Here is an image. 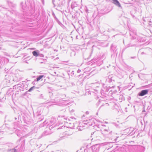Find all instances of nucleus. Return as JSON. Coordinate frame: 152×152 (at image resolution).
<instances>
[{
  "label": "nucleus",
  "instance_id": "obj_48",
  "mask_svg": "<svg viewBox=\"0 0 152 152\" xmlns=\"http://www.w3.org/2000/svg\"><path fill=\"white\" fill-rule=\"evenodd\" d=\"M40 115H41L40 114H39V113H38L37 114V117L38 118H39V116H40Z\"/></svg>",
  "mask_w": 152,
  "mask_h": 152
},
{
  "label": "nucleus",
  "instance_id": "obj_42",
  "mask_svg": "<svg viewBox=\"0 0 152 152\" xmlns=\"http://www.w3.org/2000/svg\"><path fill=\"white\" fill-rule=\"evenodd\" d=\"M65 135H67L68 136H70L72 134V133H71L69 134L68 133H66L64 134Z\"/></svg>",
  "mask_w": 152,
  "mask_h": 152
},
{
  "label": "nucleus",
  "instance_id": "obj_49",
  "mask_svg": "<svg viewBox=\"0 0 152 152\" xmlns=\"http://www.w3.org/2000/svg\"><path fill=\"white\" fill-rule=\"evenodd\" d=\"M81 72V70L80 69H78L77 71V72L78 73H79L80 72Z\"/></svg>",
  "mask_w": 152,
  "mask_h": 152
},
{
  "label": "nucleus",
  "instance_id": "obj_20",
  "mask_svg": "<svg viewBox=\"0 0 152 152\" xmlns=\"http://www.w3.org/2000/svg\"><path fill=\"white\" fill-rule=\"evenodd\" d=\"M113 3L119 7H121V5L119 2L117 0H112Z\"/></svg>",
  "mask_w": 152,
  "mask_h": 152
},
{
  "label": "nucleus",
  "instance_id": "obj_64",
  "mask_svg": "<svg viewBox=\"0 0 152 152\" xmlns=\"http://www.w3.org/2000/svg\"><path fill=\"white\" fill-rule=\"evenodd\" d=\"M1 47H0V50H1Z\"/></svg>",
  "mask_w": 152,
  "mask_h": 152
},
{
  "label": "nucleus",
  "instance_id": "obj_34",
  "mask_svg": "<svg viewBox=\"0 0 152 152\" xmlns=\"http://www.w3.org/2000/svg\"><path fill=\"white\" fill-rule=\"evenodd\" d=\"M11 152H17V150L15 149H12L10 150Z\"/></svg>",
  "mask_w": 152,
  "mask_h": 152
},
{
  "label": "nucleus",
  "instance_id": "obj_61",
  "mask_svg": "<svg viewBox=\"0 0 152 152\" xmlns=\"http://www.w3.org/2000/svg\"><path fill=\"white\" fill-rule=\"evenodd\" d=\"M83 117H85L84 115H83V116L82 117V118H83Z\"/></svg>",
  "mask_w": 152,
  "mask_h": 152
},
{
  "label": "nucleus",
  "instance_id": "obj_29",
  "mask_svg": "<svg viewBox=\"0 0 152 152\" xmlns=\"http://www.w3.org/2000/svg\"><path fill=\"white\" fill-rule=\"evenodd\" d=\"M39 98V99H44V95L43 94H41L39 95L38 97Z\"/></svg>",
  "mask_w": 152,
  "mask_h": 152
},
{
  "label": "nucleus",
  "instance_id": "obj_21",
  "mask_svg": "<svg viewBox=\"0 0 152 152\" xmlns=\"http://www.w3.org/2000/svg\"><path fill=\"white\" fill-rule=\"evenodd\" d=\"M44 76L43 75H39V76H37V77L36 78V79L35 80H36L37 81H38L39 80H40V79H41Z\"/></svg>",
  "mask_w": 152,
  "mask_h": 152
},
{
  "label": "nucleus",
  "instance_id": "obj_54",
  "mask_svg": "<svg viewBox=\"0 0 152 152\" xmlns=\"http://www.w3.org/2000/svg\"><path fill=\"white\" fill-rule=\"evenodd\" d=\"M72 86H75V84L73 83H72Z\"/></svg>",
  "mask_w": 152,
  "mask_h": 152
},
{
  "label": "nucleus",
  "instance_id": "obj_27",
  "mask_svg": "<svg viewBox=\"0 0 152 152\" xmlns=\"http://www.w3.org/2000/svg\"><path fill=\"white\" fill-rule=\"evenodd\" d=\"M107 54V53L105 52L104 53L101 57L102 59H105Z\"/></svg>",
  "mask_w": 152,
  "mask_h": 152
},
{
  "label": "nucleus",
  "instance_id": "obj_47",
  "mask_svg": "<svg viewBox=\"0 0 152 152\" xmlns=\"http://www.w3.org/2000/svg\"><path fill=\"white\" fill-rule=\"evenodd\" d=\"M28 92V91H26V92H25L24 94H23V96H26V94H27Z\"/></svg>",
  "mask_w": 152,
  "mask_h": 152
},
{
  "label": "nucleus",
  "instance_id": "obj_6",
  "mask_svg": "<svg viewBox=\"0 0 152 152\" xmlns=\"http://www.w3.org/2000/svg\"><path fill=\"white\" fill-rule=\"evenodd\" d=\"M100 148V145L99 144H96L93 145L92 147L93 152H99Z\"/></svg>",
  "mask_w": 152,
  "mask_h": 152
},
{
  "label": "nucleus",
  "instance_id": "obj_16",
  "mask_svg": "<svg viewBox=\"0 0 152 152\" xmlns=\"http://www.w3.org/2000/svg\"><path fill=\"white\" fill-rule=\"evenodd\" d=\"M118 97L117 99V100L118 101L121 102H122L123 99L124 100V98L123 96V95H118Z\"/></svg>",
  "mask_w": 152,
  "mask_h": 152
},
{
  "label": "nucleus",
  "instance_id": "obj_24",
  "mask_svg": "<svg viewBox=\"0 0 152 152\" xmlns=\"http://www.w3.org/2000/svg\"><path fill=\"white\" fill-rule=\"evenodd\" d=\"M139 53L141 54V55L146 54V53L143 51V49H140L139 51Z\"/></svg>",
  "mask_w": 152,
  "mask_h": 152
},
{
  "label": "nucleus",
  "instance_id": "obj_13",
  "mask_svg": "<svg viewBox=\"0 0 152 152\" xmlns=\"http://www.w3.org/2000/svg\"><path fill=\"white\" fill-rule=\"evenodd\" d=\"M91 120L88 119V120H84L83 121V124H86V125H89L90 126H91L93 125V124L91 122Z\"/></svg>",
  "mask_w": 152,
  "mask_h": 152
},
{
  "label": "nucleus",
  "instance_id": "obj_28",
  "mask_svg": "<svg viewBox=\"0 0 152 152\" xmlns=\"http://www.w3.org/2000/svg\"><path fill=\"white\" fill-rule=\"evenodd\" d=\"M36 88L34 86H33L32 87H31L28 91L31 92L32 90H33L35 88Z\"/></svg>",
  "mask_w": 152,
  "mask_h": 152
},
{
  "label": "nucleus",
  "instance_id": "obj_22",
  "mask_svg": "<svg viewBox=\"0 0 152 152\" xmlns=\"http://www.w3.org/2000/svg\"><path fill=\"white\" fill-rule=\"evenodd\" d=\"M16 133L17 136L19 137H22L23 135H21V131L18 130L17 132Z\"/></svg>",
  "mask_w": 152,
  "mask_h": 152
},
{
  "label": "nucleus",
  "instance_id": "obj_33",
  "mask_svg": "<svg viewBox=\"0 0 152 152\" xmlns=\"http://www.w3.org/2000/svg\"><path fill=\"white\" fill-rule=\"evenodd\" d=\"M135 46V44H129L128 45V47H133L134 46Z\"/></svg>",
  "mask_w": 152,
  "mask_h": 152
},
{
  "label": "nucleus",
  "instance_id": "obj_38",
  "mask_svg": "<svg viewBox=\"0 0 152 152\" xmlns=\"http://www.w3.org/2000/svg\"><path fill=\"white\" fill-rule=\"evenodd\" d=\"M102 101H103L101 100H99L98 102H97V103H96V105H97V106H98L99 105V104H100V103Z\"/></svg>",
  "mask_w": 152,
  "mask_h": 152
},
{
  "label": "nucleus",
  "instance_id": "obj_52",
  "mask_svg": "<svg viewBox=\"0 0 152 152\" xmlns=\"http://www.w3.org/2000/svg\"><path fill=\"white\" fill-rule=\"evenodd\" d=\"M127 99L128 100H130L131 99V97L130 96L128 97Z\"/></svg>",
  "mask_w": 152,
  "mask_h": 152
},
{
  "label": "nucleus",
  "instance_id": "obj_12",
  "mask_svg": "<svg viewBox=\"0 0 152 152\" xmlns=\"http://www.w3.org/2000/svg\"><path fill=\"white\" fill-rule=\"evenodd\" d=\"M117 93V91L116 90H114L113 91L112 90H110L108 93V96H114Z\"/></svg>",
  "mask_w": 152,
  "mask_h": 152
},
{
  "label": "nucleus",
  "instance_id": "obj_3",
  "mask_svg": "<svg viewBox=\"0 0 152 152\" xmlns=\"http://www.w3.org/2000/svg\"><path fill=\"white\" fill-rule=\"evenodd\" d=\"M8 61L7 59L0 56V68H2L6 64V62H7Z\"/></svg>",
  "mask_w": 152,
  "mask_h": 152
},
{
  "label": "nucleus",
  "instance_id": "obj_55",
  "mask_svg": "<svg viewBox=\"0 0 152 152\" xmlns=\"http://www.w3.org/2000/svg\"><path fill=\"white\" fill-rule=\"evenodd\" d=\"M86 113L87 114H88L89 113V112H88V111H87Z\"/></svg>",
  "mask_w": 152,
  "mask_h": 152
},
{
  "label": "nucleus",
  "instance_id": "obj_37",
  "mask_svg": "<svg viewBox=\"0 0 152 152\" xmlns=\"http://www.w3.org/2000/svg\"><path fill=\"white\" fill-rule=\"evenodd\" d=\"M17 85H16L15 86H13V88H12L13 89H13H18V87H17Z\"/></svg>",
  "mask_w": 152,
  "mask_h": 152
},
{
  "label": "nucleus",
  "instance_id": "obj_23",
  "mask_svg": "<svg viewBox=\"0 0 152 152\" xmlns=\"http://www.w3.org/2000/svg\"><path fill=\"white\" fill-rule=\"evenodd\" d=\"M50 134L47 131H44L43 133L42 134V136H44Z\"/></svg>",
  "mask_w": 152,
  "mask_h": 152
},
{
  "label": "nucleus",
  "instance_id": "obj_63",
  "mask_svg": "<svg viewBox=\"0 0 152 152\" xmlns=\"http://www.w3.org/2000/svg\"><path fill=\"white\" fill-rule=\"evenodd\" d=\"M42 120V119H41V120H39V121H41V120Z\"/></svg>",
  "mask_w": 152,
  "mask_h": 152
},
{
  "label": "nucleus",
  "instance_id": "obj_40",
  "mask_svg": "<svg viewBox=\"0 0 152 152\" xmlns=\"http://www.w3.org/2000/svg\"><path fill=\"white\" fill-rule=\"evenodd\" d=\"M71 75L72 76H75L74 75V71H72V72L71 73Z\"/></svg>",
  "mask_w": 152,
  "mask_h": 152
},
{
  "label": "nucleus",
  "instance_id": "obj_14",
  "mask_svg": "<svg viewBox=\"0 0 152 152\" xmlns=\"http://www.w3.org/2000/svg\"><path fill=\"white\" fill-rule=\"evenodd\" d=\"M138 13V12L137 11V10H132V11H130L131 15L133 18H134L136 16Z\"/></svg>",
  "mask_w": 152,
  "mask_h": 152
},
{
  "label": "nucleus",
  "instance_id": "obj_58",
  "mask_svg": "<svg viewBox=\"0 0 152 152\" xmlns=\"http://www.w3.org/2000/svg\"><path fill=\"white\" fill-rule=\"evenodd\" d=\"M20 91H20V90H18L17 91V92H19Z\"/></svg>",
  "mask_w": 152,
  "mask_h": 152
},
{
  "label": "nucleus",
  "instance_id": "obj_56",
  "mask_svg": "<svg viewBox=\"0 0 152 152\" xmlns=\"http://www.w3.org/2000/svg\"><path fill=\"white\" fill-rule=\"evenodd\" d=\"M60 152H67L66 151H60Z\"/></svg>",
  "mask_w": 152,
  "mask_h": 152
},
{
  "label": "nucleus",
  "instance_id": "obj_18",
  "mask_svg": "<svg viewBox=\"0 0 152 152\" xmlns=\"http://www.w3.org/2000/svg\"><path fill=\"white\" fill-rule=\"evenodd\" d=\"M105 94H106L108 96V93L110 91V90H111V88H110V86L107 87L105 89Z\"/></svg>",
  "mask_w": 152,
  "mask_h": 152
},
{
  "label": "nucleus",
  "instance_id": "obj_35",
  "mask_svg": "<svg viewBox=\"0 0 152 152\" xmlns=\"http://www.w3.org/2000/svg\"><path fill=\"white\" fill-rule=\"evenodd\" d=\"M147 18H143V20L145 22H147L148 21V19Z\"/></svg>",
  "mask_w": 152,
  "mask_h": 152
},
{
  "label": "nucleus",
  "instance_id": "obj_7",
  "mask_svg": "<svg viewBox=\"0 0 152 152\" xmlns=\"http://www.w3.org/2000/svg\"><path fill=\"white\" fill-rule=\"evenodd\" d=\"M148 89L143 90L139 92L138 93V95L140 96H143L147 94L148 93Z\"/></svg>",
  "mask_w": 152,
  "mask_h": 152
},
{
  "label": "nucleus",
  "instance_id": "obj_30",
  "mask_svg": "<svg viewBox=\"0 0 152 152\" xmlns=\"http://www.w3.org/2000/svg\"><path fill=\"white\" fill-rule=\"evenodd\" d=\"M78 130L79 131H81L83 130V126H80L78 127Z\"/></svg>",
  "mask_w": 152,
  "mask_h": 152
},
{
  "label": "nucleus",
  "instance_id": "obj_17",
  "mask_svg": "<svg viewBox=\"0 0 152 152\" xmlns=\"http://www.w3.org/2000/svg\"><path fill=\"white\" fill-rule=\"evenodd\" d=\"M13 89L12 88H10L7 91V92L6 94V95H10L12 94L13 95Z\"/></svg>",
  "mask_w": 152,
  "mask_h": 152
},
{
  "label": "nucleus",
  "instance_id": "obj_26",
  "mask_svg": "<svg viewBox=\"0 0 152 152\" xmlns=\"http://www.w3.org/2000/svg\"><path fill=\"white\" fill-rule=\"evenodd\" d=\"M69 124L70 125L68 126L67 128L68 127L69 128H70L71 129H73L74 127V124H72L71 123H69Z\"/></svg>",
  "mask_w": 152,
  "mask_h": 152
},
{
  "label": "nucleus",
  "instance_id": "obj_4",
  "mask_svg": "<svg viewBox=\"0 0 152 152\" xmlns=\"http://www.w3.org/2000/svg\"><path fill=\"white\" fill-rule=\"evenodd\" d=\"M113 110L118 115H120L122 113L121 107L116 104H115L114 105Z\"/></svg>",
  "mask_w": 152,
  "mask_h": 152
},
{
  "label": "nucleus",
  "instance_id": "obj_1",
  "mask_svg": "<svg viewBox=\"0 0 152 152\" xmlns=\"http://www.w3.org/2000/svg\"><path fill=\"white\" fill-rule=\"evenodd\" d=\"M103 128H102L103 132L106 136L107 137H111L112 136V131L109 129L108 127L106 128L105 125H102Z\"/></svg>",
  "mask_w": 152,
  "mask_h": 152
},
{
  "label": "nucleus",
  "instance_id": "obj_57",
  "mask_svg": "<svg viewBox=\"0 0 152 152\" xmlns=\"http://www.w3.org/2000/svg\"><path fill=\"white\" fill-rule=\"evenodd\" d=\"M58 117H59V118H60V117H62V116L61 115V116H59Z\"/></svg>",
  "mask_w": 152,
  "mask_h": 152
},
{
  "label": "nucleus",
  "instance_id": "obj_39",
  "mask_svg": "<svg viewBox=\"0 0 152 152\" xmlns=\"http://www.w3.org/2000/svg\"><path fill=\"white\" fill-rule=\"evenodd\" d=\"M147 22L148 23V24L149 25H151L152 24V22L151 20H149V19H148V21H147Z\"/></svg>",
  "mask_w": 152,
  "mask_h": 152
},
{
  "label": "nucleus",
  "instance_id": "obj_15",
  "mask_svg": "<svg viewBox=\"0 0 152 152\" xmlns=\"http://www.w3.org/2000/svg\"><path fill=\"white\" fill-rule=\"evenodd\" d=\"M61 12L64 14L66 16H68L69 14H71L70 10H63V11H61Z\"/></svg>",
  "mask_w": 152,
  "mask_h": 152
},
{
  "label": "nucleus",
  "instance_id": "obj_8",
  "mask_svg": "<svg viewBox=\"0 0 152 152\" xmlns=\"http://www.w3.org/2000/svg\"><path fill=\"white\" fill-rule=\"evenodd\" d=\"M116 48L117 45L115 44H113L111 46L110 50L113 52L114 53H116L117 54V53H116V51L117 50Z\"/></svg>",
  "mask_w": 152,
  "mask_h": 152
},
{
  "label": "nucleus",
  "instance_id": "obj_19",
  "mask_svg": "<svg viewBox=\"0 0 152 152\" xmlns=\"http://www.w3.org/2000/svg\"><path fill=\"white\" fill-rule=\"evenodd\" d=\"M32 53L34 56L37 57L38 56L39 51L38 50L34 51L32 52Z\"/></svg>",
  "mask_w": 152,
  "mask_h": 152
},
{
  "label": "nucleus",
  "instance_id": "obj_9",
  "mask_svg": "<svg viewBox=\"0 0 152 152\" xmlns=\"http://www.w3.org/2000/svg\"><path fill=\"white\" fill-rule=\"evenodd\" d=\"M130 35L133 39H136L137 34L135 31H131L130 32Z\"/></svg>",
  "mask_w": 152,
  "mask_h": 152
},
{
  "label": "nucleus",
  "instance_id": "obj_53",
  "mask_svg": "<svg viewBox=\"0 0 152 152\" xmlns=\"http://www.w3.org/2000/svg\"><path fill=\"white\" fill-rule=\"evenodd\" d=\"M101 29L102 30V31H103L104 32L105 31H104V29H103L102 27L101 28Z\"/></svg>",
  "mask_w": 152,
  "mask_h": 152
},
{
  "label": "nucleus",
  "instance_id": "obj_36",
  "mask_svg": "<svg viewBox=\"0 0 152 152\" xmlns=\"http://www.w3.org/2000/svg\"><path fill=\"white\" fill-rule=\"evenodd\" d=\"M66 137V136H65L61 137L59 139V140H61L62 139H65Z\"/></svg>",
  "mask_w": 152,
  "mask_h": 152
},
{
  "label": "nucleus",
  "instance_id": "obj_43",
  "mask_svg": "<svg viewBox=\"0 0 152 152\" xmlns=\"http://www.w3.org/2000/svg\"><path fill=\"white\" fill-rule=\"evenodd\" d=\"M46 61V59H43V61H41V62L40 63L41 64L44 63V62H45Z\"/></svg>",
  "mask_w": 152,
  "mask_h": 152
},
{
  "label": "nucleus",
  "instance_id": "obj_45",
  "mask_svg": "<svg viewBox=\"0 0 152 152\" xmlns=\"http://www.w3.org/2000/svg\"><path fill=\"white\" fill-rule=\"evenodd\" d=\"M38 56H39L41 57H44V55L42 54L39 53Z\"/></svg>",
  "mask_w": 152,
  "mask_h": 152
},
{
  "label": "nucleus",
  "instance_id": "obj_41",
  "mask_svg": "<svg viewBox=\"0 0 152 152\" xmlns=\"http://www.w3.org/2000/svg\"><path fill=\"white\" fill-rule=\"evenodd\" d=\"M65 127H66V126H60L59 127V128H58V129H63V128H64Z\"/></svg>",
  "mask_w": 152,
  "mask_h": 152
},
{
  "label": "nucleus",
  "instance_id": "obj_5",
  "mask_svg": "<svg viewBox=\"0 0 152 152\" xmlns=\"http://www.w3.org/2000/svg\"><path fill=\"white\" fill-rule=\"evenodd\" d=\"M144 35L141 34H137V38L135 39L136 40V42H141L145 41V38L143 37Z\"/></svg>",
  "mask_w": 152,
  "mask_h": 152
},
{
  "label": "nucleus",
  "instance_id": "obj_44",
  "mask_svg": "<svg viewBox=\"0 0 152 152\" xmlns=\"http://www.w3.org/2000/svg\"><path fill=\"white\" fill-rule=\"evenodd\" d=\"M52 15L53 16V17L54 18H56V16H55V14H54V12H52Z\"/></svg>",
  "mask_w": 152,
  "mask_h": 152
},
{
  "label": "nucleus",
  "instance_id": "obj_11",
  "mask_svg": "<svg viewBox=\"0 0 152 152\" xmlns=\"http://www.w3.org/2000/svg\"><path fill=\"white\" fill-rule=\"evenodd\" d=\"M98 10H97V12H98V15L99 16H101L103 15H104L105 14L108 13L110 11L106 12V11L105 10H99V11H98Z\"/></svg>",
  "mask_w": 152,
  "mask_h": 152
},
{
  "label": "nucleus",
  "instance_id": "obj_59",
  "mask_svg": "<svg viewBox=\"0 0 152 152\" xmlns=\"http://www.w3.org/2000/svg\"><path fill=\"white\" fill-rule=\"evenodd\" d=\"M15 120H16L17 118H16L15 117Z\"/></svg>",
  "mask_w": 152,
  "mask_h": 152
},
{
  "label": "nucleus",
  "instance_id": "obj_25",
  "mask_svg": "<svg viewBox=\"0 0 152 152\" xmlns=\"http://www.w3.org/2000/svg\"><path fill=\"white\" fill-rule=\"evenodd\" d=\"M17 87H18V90H20V91H23V90H21V88L22 87V85L21 84H17Z\"/></svg>",
  "mask_w": 152,
  "mask_h": 152
},
{
  "label": "nucleus",
  "instance_id": "obj_46",
  "mask_svg": "<svg viewBox=\"0 0 152 152\" xmlns=\"http://www.w3.org/2000/svg\"><path fill=\"white\" fill-rule=\"evenodd\" d=\"M66 96V95L65 94H64L63 95H62V96H61V99H63L64 97Z\"/></svg>",
  "mask_w": 152,
  "mask_h": 152
},
{
  "label": "nucleus",
  "instance_id": "obj_60",
  "mask_svg": "<svg viewBox=\"0 0 152 152\" xmlns=\"http://www.w3.org/2000/svg\"><path fill=\"white\" fill-rule=\"evenodd\" d=\"M86 12H87V11H88V10H86Z\"/></svg>",
  "mask_w": 152,
  "mask_h": 152
},
{
  "label": "nucleus",
  "instance_id": "obj_10",
  "mask_svg": "<svg viewBox=\"0 0 152 152\" xmlns=\"http://www.w3.org/2000/svg\"><path fill=\"white\" fill-rule=\"evenodd\" d=\"M56 120V119L54 118H52L51 120H50L49 124L50 126L49 127L50 129H51L52 128L54 127V126L53 125L55 123Z\"/></svg>",
  "mask_w": 152,
  "mask_h": 152
},
{
  "label": "nucleus",
  "instance_id": "obj_51",
  "mask_svg": "<svg viewBox=\"0 0 152 152\" xmlns=\"http://www.w3.org/2000/svg\"><path fill=\"white\" fill-rule=\"evenodd\" d=\"M47 124V122H46V121L44 122V126L45 125V124Z\"/></svg>",
  "mask_w": 152,
  "mask_h": 152
},
{
  "label": "nucleus",
  "instance_id": "obj_2",
  "mask_svg": "<svg viewBox=\"0 0 152 152\" xmlns=\"http://www.w3.org/2000/svg\"><path fill=\"white\" fill-rule=\"evenodd\" d=\"M115 76L113 75H111L108 76L106 78L105 81L106 83L107 84H113L115 82Z\"/></svg>",
  "mask_w": 152,
  "mask_h": 152
},
{
  "label": "nucleus",
  "instance_id": "obj_62",
  "mask_svg": "<svg viewBox=\"0 0 152 152\" xmlns=\"http://www.w3.org/2000/svg\"><path fill=\"white\" fill-rule=\"evenodd\" d=\"M103 105H101V106H100V107H102V106H103Z\"/></svg>",
  "mask_w": 152,
  "mask_h": 152
},
{
  "label": "nucleus",
  "instance_id": "obj_32",
  "mask_svg": "<svg viewBox=\"0 0 152 152\" xmlns=\"http://www.w3.org/2000/svg\"><path fill=\"white\" fill-rule=\"evenodd\" d=\"M135 129H133V130H132V131L130 133V134L131 135L135 133L136 131H135Z\"/></svg>",
  "mask_w": 152,
  "mask_h": 152
},
{
  "label": "nucleus",
  "instance_id": "obj_50",
  "mask_svg": "<svg viewBox=\"0 0 152 152\" xmlns=\"http://www.w3.org/2000/svg\"><path fill=\"white\" fill-rule=\"evenodd\" d=\"M70 71H67V74L69 76L70 75Z\"/></svg>",
  "mask_w": 152,
  "mask_h": 152
},
{
  "label": "nucleus",
  "instance_id": "obj_31",
  "mask_svg": "<svg viewBox=\"0 0 152 152\" xmlns=\"http://www.w3.org/2000/svg\"><path fill=\"white\" fill-rule=\"evenodd\" d=\"M97 84H98L96 83H93L92 84V86L93 87H95L96 86V87H98V86H97Z\"/></svg>",
  "mask_w": 152,
  "mask_h": 152
}]
</instances>
